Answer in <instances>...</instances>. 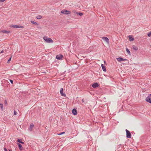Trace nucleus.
I'll return each instance as SVG.
<instances>
[{"instance_id":"f257e3e1","label":"nucleus","mask_w":151,"mask_h":151,"mask_svg":"<svg viewBox=\"0 0 151 151\" xmlns=\"http://www.w3.org/2000/svg\"><path fill=\"white\" fill-rule=\"evenodd\" d=\"M43 39L47 43H52L53 41L50 38L48 37L47 36H44L43 37Z\"/></svg>"},{"instance_id":"f03ea898","label":"nucleus","mask_w":151,"mask_h":151,"mask_svg":"<svg viewBox=\"0 0 151 151\" xmlns=\"http://www.w3.org/2000/svg\"><path fill=\"white\" fill-rule=\"evenodd\" d=\"M61 13L65 14H69L71 13V12L67 10H63L61 11Z\"/></svg>"},{"instance_id":"7ed1b4c3","label":"nucleus","mask_w":151,"mask_h":151,"mask_svg":"<svg viewBox=\"0 0 151 151\" xmlns=\"http://www.w3.org/2000/svg\"><path fill=\"white\" fill-rule=\"evenodd\" d=\"M126 137L129 138H130L131 137V135L130 132L127 129H126Z\"/></svg>"},{"instance_id":"20e7f679","label":"nucleus","mask_w":151,"mask_h":151,"mask_svg":"<svg viewBox=\"0 0 151 151\" xmlns=\"http://www.w3.org/2000/svg\"><path fill=\"white\" fill-rule=\"evenodd\" d=\"M12 27H13V28H24V27L22 26H19L17 25H13L12 26Z\"/></svg>"},{"instance_id":"39448f33","label":"nucleus","mask_w":151,"mask_h":151,"mask_svg":"<svg viewBox=\"0 0 151 151\" xmlns=\"http://www.w3.org/2000/svg\"><path fill=\"white\" fill-rule=\"evenodd\" d=\"M146 101L150 103H151V96H148L145 99Z\"/></svg>"},{"instance_id":"423d86ee","label":"nucleus","mask_w":151,"mask_h":151,"mask_svg":"<svg viewBox=\"0 0 151 151\" xmlns=\"http://www.w3.org/2000/svg\"><path fill=\"white\" fill-rule=\"evenodd\" d=\"M116 59L119 62H121L123 61H126L127 60V59H124L123 58L121 57L117 58Z\"/></svg>"},{"instance_id":"0eeeda50","label":"nucleus","mask_w":151,"mask_h":151,"mask_svg":"<svg viewBox=\"0 0 151 151\" xmlns=\"http://www.w3.org/2000/svg\"><path fill=\"white\" fill-rule=\"evenodd\" d=\"M63 57V56L62 55H58L56 56V58L58 60H61L62 59Z\"/></svg>"},{"instance_id":"6e6552de","label":"nucleus","mask_w":151,"mask_h":151,"mask_svg":"<svg viewBox=\"0 0 151 151\" xmlns=\"http://www.w3.org/2000/svg\"><path fill=\"white\" fill-rule=\"evenodd\" d=\"M92 86L93 88H96L99 86L98 84L97 83H94L92 85Z\"/></svg>"},{"instance_id":"1a4fd4ad","label":"nucleus","mask_w":151,"mask_h":151,"mask_svg":"<svg viewBox=\"0 0 151 151\" xmlns=\"http://www.w3.org/2000/svg\"><path fill=\"white\" fill-rule=\"evenodd\" d=\"M63 88H61V89L60 90V94H61L62 96H66V95L65 93H63Z\"/></svg>"},{"instance_id":"9d476101","label":"nucleus","mask_w":151,"mask_h":151,"mask_svg":"<svg viewBox=\"0 0 151 151\" xmlns=\"http://www.w3.org/2000/svg\"><path fill=\"white\" fill-rule=\"evenodd\" d=\"M102 39L106 41L107 43H109V40L107 37H103Z\"/></svg>"},{"instance_id":"9b49d317","label":"nucleus","mask_w":151,"mask_h":151,"mask_svg":"<svg viewBox=\"0 0 151 151\" xmlns=\"http://www.w3.org/2000/svg\"><path fill=\"white\" fill-rule=\"evenodd\" d=\"M72 113L74 115H76L77 114V111L75 109H73L72 110Z\"/></svg>"},{"instance_id":"f8f14e48","label":"nucleus","mask_w":151,"mask_h":151,"mask_svg":"<svg viewBox=\"0 0 151 151\" xmlns=\"http://www.w3.org/2000/svg\"><path fill=\"white\" fill-rule=\"evenodd\" d=\"M17 144L18 145L19 148V150H22L23 149V148L22 147L21 144L19 143H17Z\"/></svg>"},{"instance_id":"ddd939ff","label":"nucleus","mask_w":151,"mask_h":151,"mask_svg":"<svg viewBox=\"0 0 151 151\" xmlns=\"http://www.w3.org/2000/svg\"><path fill=\"white\" fill-rule=\"evenodd\" d=\"M101 66L102 68V69L104 71H105V72L106 71V67L105 66V65L103 64H102L101 65Z\"/></svg>"},{"instance_id":"4468645a","label":"nucleus","mask_w":151,"mask_h":151,"mask_svg":"<svg viewBox=\"0 0 151 151\" xmlns=\"http://www.w3.org/2000/svg\"><path fill=\"white\" fill-rule=\"evenodd\" d=\"M34 124H33L32 123L30 124L29 128V130L30 131H32V128L34 127Z\"/></svg>"},{"instance_id":"2eb2a0df","label":"nucleus","mask_w":151,"mask_h":151,"mask_svg":"<svg viewBox=\"0 0 151 151\" xmlns=\"http://www.w3.org/2000/svg\"><path fill=\"white\" fill-rule=\"evenodd\" d=\"M129 38V41H132L134 40V38L132 37V36L129 35L128 36Z\"/></svg>"},{"instance_id":"dca6fc26","label":"nucleus","mask_w":151,"mask_h":151,"mask_svg":"<svg viewBox=\"0 0 151 151\" xmlns=\"http://www.w3.org/2000/svg\"><path fill=\"white\" fill-rule=\"evenodd\" d=\"M132 47L133 49L135 50H137L138 49L137 47L135 46L134 45H132Z\"/></svg>"},{"instance_id":"f3484780","label":"nucleus","mask_w":151,"mask_h":151,"mask_svg":"<svg viewBox=\"0 0 151 151\" xmlns=\"http://www.w3.org/2000/svg\"><path fill=\"white\" fill-rule=\"evenodd\" d=\"M2 32L3 33H9V31H6L5 30H3L2 31Z\"/></svg>"},{"instance_id":"a211bd4d","label":"nucleus","mask_w":151,"mask_h":151,"mask_svg":"<svg viewBox=\"0 0 151 151\" xmlns=\"http://www.w3.org/2000/svg\"><path fill=\"white\" fill-rule=\"evenodd\" d=\"M76 14L80 16H82L83 15V14L82 13H80L78 12H77Z\"/></svg>"},{"instance_id":"6ab92c4d","label":"nucleus","mask_w":151,"mask_h":151,"mask_svg":"<svg viewBox=\"0 0 151 151\" xmlns=\"http://www.w3.org/2000/svg\"><path fill=\"white\" fill-rule=\"evenodd\" d=\"M17 142L19 143H21L22 144H24V143L22 141H21V139H17Z\"/></svg>"},{"instance_id":"aec40b11","label":"nucleus","mask_w":151,"mask_h":151,"mask_svg":"<svg viewBox=\"0 0 151 151\" xmlns=\"http://www.w3.org/2000/svg\"><path fill=\"white\" fill-rule=\"evenodd\" d=\"M42 18V16L41 15H38L36 17V18L38 19H40Z\"/></svg>"},{"instance_id":"412c9836","label":"nucleus","mask_w":151,"mask_h":151,"mask_svg":"<svg viewBox=\"0 0 151 151\" xmlns=\"http://www.w3.org/2000/svg\"><path fill=\"white\" fill-rule=\"evenodd\" d=\"M31 22L33 24H35L36 25H38L37 23L36 22H35L34 21H31Z\"/></svg>"},{"instance_id":"4be33fe9","label":"nucleus","mask_w":151,"mask_h":151,"mask_svg":"<svg viewBox=\"0 0 151 151\" xmlns=\"http://www.w3.org/2000/svg\"><path fill=\"white\" fill-rule=\"evenodd\" d=\"M126 51L129 55H130L131 54H130V51L127 48H126Z\"/></svg>"},{"instance_id":"5701e85b","label":"nucleus","mask_w":151,"mask_h":151,"mask_svg":"<svg viewBox=\"0 0 151 151\" xmlns=\"http://www.w3.org/2000/svg\"><path fill=\"white\" fill-rule=\"evenodd\" d=\"M0 105L1 106V108L2 110H3V104L0 103Z\"/></svg>"},{"instance_id":"b1692460","label":"nucleus","mask_w":151,"mask_h":151,"mask_svg":"<svg viewBox=\"0 0 151 151\" xmlns=\"http://www.w3.org/2000/svg\"><path fill=\"white\" fill-rule=\"evenodd\" d=\"M65 133V132H60V133L59 134H58V135H60L63 134H64Z\"/></svg>"},{"instance_id":"393cba45","label":"nucleus","mask_w":151,"mask_h":151,"mask_svg":"<svg viewBox=\"0 0 151 151\" xmlns=\"http://www.w3.org/2000/svg\"><path fill=\"white\" fill-rule=\"evenodd\" d=\"M147 35L149 37H150L151 36V32H150L148 34H147Z\"/></svg>"},{"instance_id":"a878e982","label":"nucleus","mask_w":151,"mask_h":151,"mask_svg":"<svg viewBox=\"0 0 151 151\" xmlns=\"http://www.w3.org/2000/svg\"><path fill=\"white\" fill-rule=\"evenodd\" d=\"M12 57H11L8 60L7 62L8 63H9L10 61H11V59Z\"/></svg>"},{"instance_id":"bb28decb","label":"nucleus","mask_w":151,"mask_h":151,"mask_svg":"<svg viewBox=\"0 0 151 151\" xmlns=\"http://www.w3.org/2000/svg\"><path fill=\"white\" fill-rule=\"evenodd\" d=\"M4 104L5 105H7V104L6 100H5L4 101Z\"/></svg>"},{"instance_id":"cd10ccee","label":"nucleus","mask_w":151,"mask_h":151,"mask_svg":"<svg viewBox=\"0 0 151 151\" xmlns=\"http://www.w3.org/2000/svg\"><path fill=\"white\" fill-rule=\"evenodd\" d=\"M17 113V112L16 111H14V115H16Z\"/></svg>"},{"instance_id":"c85d7f7f","label":"nucleus","mask_w":151,"mask_h":151,"mask_svg":"<svg viewBox=\"0 0 151 151\" xmlns=\"http://www.w3.org/2000/svg\"><path fill=\"white\" fill-rule=\"evenodd\" d=\"M9 81H10V82H11V83H12V84H13V80H10V79H9Z\"/></svg>"},{"instance_id":"c756f323","label":"nucleus","mask_w":151,"mask_h":151,"mask_svg":"<svg viewBox=\"0 0 151 151\" xmlns=\"http://www.w3.org/2000/svg\"><path fill=\"white\" fill-rule=\"evenodd\" d=\"M6 0H0V2H3Z\"/></svg>"},{"instance_id":"7c9ffc66","label":"nucleus","mask_w":151,"mask_h":151,"mask_svg":"<svg viewBox=\"0 0 151 151\" xmlns=\"http://www.w3.org/2000/svg\"><path fill=\"white\" fill-rule=\"evenodd\" d=\"M121 145H118L117 146V147H118V148H120V147H121Z\"/></svg>"},{"instance_id":"2f4dec72","label":"nucleus","mask_w":151,"mask_h":151,"mask_svg":"<svg viewBox=\"0 0 151 151\" xmlns=\"http://www.w3.org/2000/svg\"><path fill=\"white\" fill-rule=\"evenodd\" d=\"M4 151H8L6 148V147L4 148Z\"/></svg>"},{"instance_id":"473e14b6","label":"nucleus","mask_w":151,"mask_h":151,"mask_svg":"<svg viewBox=\"0 0 151 151\" xmlns=\"http://www.w3.org/2000/svg\"><path fill=\"white\" fill-rule=\"evenodd\" d=\"M3 52H4V50H2V51L0 52V54H1V53H3Z\"/></svg>"},{"instance_id":"72a5a7b5","label":"nucleus","mask_w":151,"mask_h":151,"mask_svg":"<svg viewBox=\"0 0 151 151\" xmlns=\"http://www.w3.org/2000/svg\"><path fill=\"white\" fill-rule=\"evenodd\" d=\"M82 102H85V101L84 100V99H83L82 100Z\"/></svg>"},{"instance_id":"f704fd0d","label":"nucleus","mask_w":151,"mask_h":151,"mask_svg":"<svg viewBox=\"0 0 151 151\" xmlns=\"http://www.w3.org/2000/svg\"><path fill=\"white\" fill-rule=\"evenodd\" d=\"M9 151H12V149H9Z\"/></svg>"},{"instance_id":"c9c22d12","label":"nucleus","mask_w":151,"mask_h":151,"mask_svg":"<svg viewBox=\"0 0 151 151\" xmlns=\"http://www.w3.org/2000/svg\"><path fill=\"white\" fill-rule=\"evenodd\" d=\"M150 96H151V94H150Z\"/></svg>"}]
</instances>
